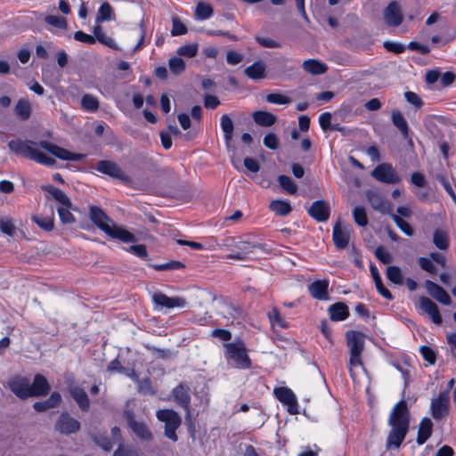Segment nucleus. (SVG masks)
Masks as SVG:
<instances>
[{"label": "nucleus", "mask_w": 456, "mask_h": 456, "mask_svg": "<svg viewBox=\"0 0 456 456\" xmlns=\"http://www.w3.org/2000/svg\"><path fill=\"white\" fill-rule=\"evenodd\" d=\"M371 175L376 180L388 184H395L400 181V177L396 174L395 170L387 163L378 165L372 170Z\"/></svg>", "instance_id": "9d476101"}, {"label": "nucleus", "mask_w": 456, "mask_h": 456, "mask_svg": "<svg viewBox=\"0 0 456 456\" xmlns=\"http://www.w3.org/2000/svg\"><path fill=\"white\" fill-rule=\"evenodd\" d=\"M184 265L178 261H171L161 265H154L153 268L157 271H165V270H177L183 268Z\"/></svg>", "instance_id": "bf43d9fd"}, {"label": "nucleus", "mask_w": 456, "mask_h": 456, "mask_svg": "<svg viewBox=\"0 0 456 456\" xmlns=\"http://www.w3.org/2000/svg\"><path fill=\"white\" fill-rule=\"evenodd\" d=\"M172 394L175 401L186 411V419H189L191 418L189 388L181 384L173 389Z\"/></svg>", "instance_id": "412c9836"}, {"label": "nucleus", "mask_w": 456, "mask_h": 456, "mask_svg": "<svg viewBox=\"0 0 456 456\" xmlns=\"http://www.w3.org/2000/svg\"><path fill=\"white\" fill-rule=\"evenodd\" d=\"M95 169L102 174L118 180L124 184L129 185L132 183L131 178L126 174V172L113 161L100 160L96 163Z\"/></svg>", "instance_id": "0eeeda50"}, {"label": "nucleus", "mask_w": 456, "mask_h": 456, "mask_svg": "<svg viewBox=\"0 0 456 456\" xmlns=\"http://www.w3.org/2000/svg\"><path fill=\"white\" fill-rule=\"evenodd\" d=\"M45 21L47 24L59 28H64L67 26L66 20L60 16L48 15L45 18Z\"/></svg>", "instance_id": "6e6d98bb"}, {"label": "nucleus", "mask_w": 456, "mask_h": 456, "mask_svg": "<svg viewBox=\"0 0 456 456\" xmlns=\"http://www.w3.org/2000/svg\"><path fill=\"white\" fill-rule=\"evenodd\" d=\"M61 206L57 207L59 216L63 224H72L75 222V218L69 211L70 201H60Z\"/></svg>", "instance_id": "c9c22d12"}, {"label": "nucleus", "mask_w": 456, "mask_h": 456, "mask_svg": "<svg viewBox=\"0 0 456 456\" xmlns=\"http://www.w3.org/2000/svg\"><path fill=\"white\" fill-rule=\"evenodd\" d=\"M433 423L430 419L424 418L421 419L419 425L418 436L416 442L421 445L431 436L432 435Z\"/></svg>", "instance_id": "cd10ccee"}, {"label": "nucleus", "mask_w": 456, "mask_h": 456, "mask_svg": "<svg viewBox=\"0 0 456 456\" xmlns=\"http://www.w3.org/2000/svg\"><path fill=\"white\" fill-rule=\"evenodd\" d=\"M411 423V412L407 402L400 400L392 408L387 424L391 428L386 441V449L397 450L405 439Z\"/></svg>", "instance_id": "f03ea898"}, {"label": "nucleus", "mask_w": 456, "mask_h": 456, "mask_svg": "<svg viewBox=\"0 0 456 456\" xmlns=\"http://www.w3.org/2000/svg\"><path fill=\"white\" fill-rule=\"evenodd\" d=\"M139 450L134 445L119 444L113 456H139Z\"/></svg>", "instance_id": "37998d69"}, {"label": "nucleus", "mask_w": 456, "mask_h": 456, "mask_svg": "<svg viewBox=\"0 0 456 456\" xmlns=\"http://www.w3.org/2000/svg\"><path fill=\"white\" fill-rule=\"evenodd\" d=\"M269 208L277 216H281L289 215L292 210L288 201H271Z\"/></svg>", "instance_id": "4c0bfd02"}, {"label": "nucleus", "mask_w": 456, "mask_h": 456, "mask_svg": "<svg viewBox=\"0 0 456 456\" xmlns=\"http://www.w3.org/2000/svg\"><path fill=\"white\" fill-rule=\"evenodd\" d=\"M221 128L224 132L226 144L229 145L232 138L234 126L231 118L226 114L221 117Z\"/></svg>", "instance_id": "f704fd0d"}, {"label": "nucleus", "mask_w": 456, "mask_h": 456, "mask_svg": "<svg viewBox=\"0 0 456 456\" xmlns=\"http://www.w3.org/2000/svg\"><path fill=\"white\" fill-rule=\"evenodd\" d=\"M376 257L384 264H388L392 261V256L383 247H378L375 250Z\"/></svg>", "instance_id": "e2e57ef3"}, {"label": "nucleus", "mask_w": 456, "mask_h": 456, "mask_svg": "<svg viewBox=\"0 0 456 456\" xmlns=\"http://www.w3.org/2000/svg\"><path fill=\"white\" fill-rule=\"evenodd\" d=\"M153 303L159 308L173 309L175 307L183 308L186 305V300L183 297H170L164 293L156 292L152 295Z\"/></svg>", "instance_id": "ddd939ff"}, {"label": "nucleus", "mask_w": 456, "mask_h": 456, "mask_svg": "<svg viewBox=\"0 0 456 456\" xmlns=\"http://www.w3.org/2000/svg\"><path fill=\"white\" fill-rule=\"evenodd\" d=\"M169 69L173 74H181L185 69V62L178 57L171 58L169 60Z\"/></svg>", "instance_id": "3c124183"}, {"label": "nucleus", "mask_w": 456, "mask_h": 456, "mask_svg": "<svg viewBox=\"0 0 456 456\" xmlns=\"http://www.w3.org/2000/svg\"><path fill=\"white\" fill-rule=\"evenodd\" d=\"M306 210L317 222H326L330 218V207L327 201H313Z\"/></svg>", "instance_id": "dca6fc26"}, {"label": "nucleus", "mask_w": 456, "mask_h": 456, "mask_svg": "<svg viewBox=\"0 0 456 456\" xmlns=\"http://www.w3.org/2000/svg\"><path fill=\"white\" fill-rule=\"evenodd\" d=\"M81 106L86 111L94 112L99 109L100 102L95 96L86 94L81 98Z\"/></svg>", "instance_id": "e433bc0d"}, {"label": "nucleus", "mask_w": 456, "mask_h": 456, "mask_svg": "<svg viewBox=\"0 0 456 456\" xmlns=\"http://www.w3.org/2000/svg\"><path fill=\"white\" fill-rule=\"evenodd\" d=\"M61 401V396L60 393L53 392L50 397L42 402H36L33 405V408L37 412H44L47 410L57 407Z\"/></svg>", "instance_id": "a878e982"}, {"label": "nucleus", "mask_w": 456, "mask_h": 456, "mask_svg": "<svg viewBox=\"0 0 456 456\" xmlns=\"http://www.w3.org/2000/svg\"><path fill=\"white\" fill-rule=\"evenodd\" d=\"M268 318L273 326L283 329L288 328L286 320L283 316L281 315L276 308H273L271 312L268 313Z\"/></svg>", "instance_id": "a18cd8bd"}, {"label": "nucleus", "mask_w": 456, "mask_h": 456, "mask_svg": "<svg viewBox=\"0 0 456 456\" xmlns=\"http://www.w3.org/2000/svg\"><path fill=\"white\" fill-rule=\"evenodd\" d=\"M266 66L262 61L254 62L244 70L245 75L251 79H260L265 76Z\"/></svg>", "instance_id": "7c9ffc66"}, {"label": "nucleus", "mask_w": 456, "mask_h": 456, "mask_svg": "<svg viewBox=\"0 0 456 456\" xmlns=\"http://www.w3.org/2000/svg\"><path fill=\"white\" fill-rule=\"evenodd\" d=\"M387 279L397 285H402L403 283V277L402 274V271L398 266L390 265L387 268Z\"/></svg>", "instance_id": "ea45409f"}, {"label": "nucleus", "mask_w": 456, "mask_h": 456, "mask_svg": "<svg viewBox=\"0 0 456 456\" xmlns=\"http://www.w3.org/2000/svg\"><path fill=\"white\" fill-rule=\"evenodd\" d=\"M138 391L144 395H154L155 390L149 379H143L138 382Z\"/></svg>", "instance_id": "680f3d73"}, {"label": "nucleus", "mask_w": 456, "mask_h": 456, "mask_svg": "<svg viewBox=\"0 0 456 456\" xmlns=\"http://www.w3.org/2000/svg\"><path fill=\"white\" fill-rule=\"evenodd\" d=\"M243 60V55L235 51H228L226 55V61L230 65H237Z\"/></svg>", "instance_id": "774afa93"}, {"label": "nucleus", "mask_w": 456, "mask_h": 456, "mask_svg": "<svg viewBox=\"0 0 456 456\" xmlns=\"http://www.w3.org/2000/svg\"><path fill=\"white\" fill-rule=\"evenodd\" d=\"M69 391L79 408L84 411H87L89 410L90 402L85 389L78 386H70Z\"/></svg>", "instance_id": "b1692460"}, {"label": "nucleus", "mask_w": 456, "mask_h": 456, "mask_svg": "<svg viewBox=\"0 0 456 456\" xmlns=\"http://www.w3.org/2000/svg\"><path fill=\"white\" fill-rule=\"evenodd\" d=\"M187 33V27L180 20L177 16L172 18L171 35L173 37L182 36Z\"/></svg>", "instance_id": "49530a36"}, {"label": "nucleus", "mask_w": 456, "mask_h": 456, "mask_svg": "<svg viewBox=\"0 0 456 456\" xmlns=\"http://www.w3.org/2000/svg\"><path fill=\"white\" fill-rule=\"evenodd\" d=\"M303 69L312 75H321L327 71L328 67L325 63L315 59H309L303 62Z\"/></svg>", "instance_id": "c756f323"}, {"label": "nucleus", "mask_w": 456, "mask_h": 456, "mask_svg": "<svg viewBox=\"0 0 456 456\" xmlns=\"http://www.w3.org/2000/svg\"><path fill=\"white\" fill-rule=\"evenodd\" d=\"M90 218L92 222L103 232L112 239L129 243L136 240L135 236L126 229L117 225L101 208H90Z\"/></svg>", "instance_id": "7ed1b4c3"}, {"label": "nucleus", "mask_w": 456, "mask_h": 456, "mask_svg": "<svg viewBox=\"0 0 456 456\" xmlns=\"http://www.w3.org/2000/svg\"><path fill=\"white\" fill-rule=\"evenodd\" d=\"M329 281L328 280H318L312 282L308 286V291L310 295L318 300H328L329 299Z\"/></svg>", "instance_id": "4be33fe9"}, {"label": "nucleus", "mask_w": 456, "mask_h": 456, "mask_svg": "<svg viewBox=\"0 0 456 456\" xmlns=\"http://www.w3.org/2000/svg\"><path fill=\"white\" fill-rule=\"evenodd\" d=\"M279 183L281 186L286 190L289 193L293 194L297 191V186L293 183L292 179L286 175H281L279 177Z\"/></svg>", "instance_id": "5fc2aeb1"}, {"label": "nucleus", "mask_w": 456, "mask_h": 456, "mask_svg": "<svg viewBox=\"0 0 456 456\" xmlns=\"http://www.w3.org/2000/svg\"><path fill=\"white\" fill-rule=\"evenodd\" d=\"M353 229L348 224H342L340 220H338L332 231V240L335 247L338 249H344L349 246L352 237Z\"/></svg>", "instance_id": "6e6552de"}, {"label": "nucleus", "mask_w": 456, "mask_h": 456, "mask_svg": "<svg viewBox=\"0 0 456 456\" xmlns=\"http://www.w3.org/2000/svg\"><path fill=\"white\" fill-rule=\"evenodd\" d=\"M126 414L129 427L140 439L149 441L152 438V435L144 422L135 420L130 412Z\"/></svg>", "instance_id": "aec40b11"}, {"label": "nucleus", "mask_w": 456, "mask_h": 456, "mask_svg": "<svg viewBox=\"0 0 456 456\" xmlns=\"http://www.w3.org/2000/svg\"><path fill=\"white\" fill-rule=\"evenodd\" d=\"M257 246L251 244L248 241H240L235 244V248L239 249L237 253H232L227 256V258L233 260L243 261L248 258V254L253 252V249Z\"/></svg>", "instance_id": "bb28decb"}, {"label": "nucleus", "mask_w": 456, "mask_h": 456, "mask_svg": "<svg viewBox=\"0 0 456 456\" xmlns=\"http://www.w3.org/2000/svg\"><path fill=\"white\" fill-rule=\"evenodd\" d=\"M214 10L209 4L199 2L195 8L194 17L198 20H205L213 15Z\"/></svg>", "instance_id": "473e14b6"}, {"label": "nucleus", "mask_w": 456, "mask_h": 456, "mask_svg": "<svg viewBox=\"0 0 456 456\" xmlns=\"http://www.w3.org/2000/svg\"><path fill=\"white\" fill-rule=\"evenodd\" d=\"M353 217L359 226H365L368 224L367 215L363 208H354L353 210Z\"/></svg>", "instance_id": "09e8293b"}, {"label": "nucleus", "mask_w": 456, "mask_h": 456, "mask_svg": "<svg viewBox=\"0 0 456 456\" xmlns=\"http://www.w3.org/2000/svg\"><path fill=\"white\" fill-rule=\"evenodd\" d=\"M0 230L3 233L10 237H13L16 233V226L12 219L8 216L0 218Z\"/></svg>", "instance_id": "a19ab883"}, {"label": "nucleus", "mask_w": 456, "mask_h": 456, "mask_svg": "<svg viewBox=\"0 0 456 456\" xmlns=\"http://www.w3.org/2000/svg\"><path fill=\"white\" fill-rule=\"evenodd\" d=\"M45 216L34 215L32 220L42 229L51 231L53 228V207L52 205L45 204Z\"/></svg>", "instance_id": "6ab92c4d"}, {"label": "nucleus", "mask_w": 456, "mask_h": 456, "mask_svg": "<svg viewBox=\"0 0 456 456\" xmlns=\"http://www.w3.org/2000/svg\"><path fill=\"white\" fill-rule=\"evenodd\" d=\"M403 19L401 8L396 2L390 3L384 11V20L388 26H399Z\"/></svg>", "instance_id": "a211bd4d"}, {"label": "nucleus", "mask_w": 456, "mask_h": 456, "mask_svg": "<svg viewBox=\"0 0 456 456\" xmlns=\"http://www.w3.org/2000/svg\"><path fill=\"white\" fill-rule=\"evenodd\" d=\"M391 121L393 125L400 131L403 139L409 138L410 128L408 123L399 110H393L391 112Z\"/></svg>", "instance_id": "393cba45"}, {"label": "nucleus", "mask_w": 456, "mask_h": 456, "mask_svg": "<svg viewBox=\"0 0 456 456\" xmlns=\"http://www.w3.org/2000/svg\"><path fill=\"white\" fill-rule=\"evenodd\" d=\"M43 190L46 191L45 197L47 199L51 198V199L56 200H68L67 197L65 196V194L61 190H59L52 185L44 186Z\"/></svg>", "instance_id": "8fccbe9b"}, {"label": "nucleus", "mask_w": 456, "mask_h": 456, "mask_svg": "<svg viewBox=\"0 0 456 456\" xmlns=\"http://www.w3.org/2000/svg\"><path fill=\"white\" fill-rule=\"evenodd\" d=\"M15 114L22 120H27L31 115V104L26 99H20L15 106Z\"/></svg>", "instance_id": "72a5a7b5"}, {"label": "nucleus", "mask_w": 456, "mask_h": 456, "mask_svg": "<svg viewBox=\"0 0 456 456\" xmlns=\"http://www.w3.org/2000/svg\"><path fill=\"white\" fill-rule=\"evenodd\" d=\"M417 307L421 312L427 314L434 323L437 325L442 323L443 320L438 306L428 297H420Z\"/></svg>", "instance_id": "4468645a"}, {"label": "nucleus", "mask_w": 456, "mask_h": 456, "mask_svg": "<svg viewBox=\"0 0 456 456\" xmlns=\"http://www.w3.org/2000/svg\"><path fill=\"white\" fill-rule=\"evenodd\" d=\"M425 287L428 293L439 303L444 305H450L452 304L449 294L438 284L428 280L425 281Z\"/></svg>", "instance_id": "f3484780"}, {"label": "nucleus", "mask_w": 456, "mask_h": 456, "mask_svg": "<svg viewBox=\"0 0 456 456\" xmlns=\"http://www.w3.org/2000/svg\"><path fill=\"white\" fill-rule=\"evenodd\" d=\"M51 387L47 379L41 374L35 376L34 381L30 384V397H37L46 395Z\"/></svg>", "instance_id": "5701e85b"}, {"label": "nucleus", "mask_w": 456, "mask_h": 456, "mask_svg": "<svg viewBox=\"0 0 456 456\" xmlns=\"http://www.w3.org/2000/svg\"><path fill=\"white\" fill-rule=\"evenodd\" d=\"M254 121L261 126H273L277 118L273 114L268 111L257 110L252 114Z\"/></svg>", "instance_id": "2f4dec72"}, {"label": "nucleus", "mask_w": 456, "mask_h": 456, "mask_svg": "<svg viewBox=\"0 0 456 456\" xmlns=\"http://www.w3.org/2000/svg\"><path fill=\"white\" fill-rule=\"evenodd\" d=\"M420 353L423 358L429 363L434 364L436 362V353L428 346H423L420 347Z\"/></svg>", "instance_id": "0e129e2a"}, {"label": "nucleus", "mask_w": 456, "mask_h": 456, "mask_svg": "<svg viewBox=\"0 0 456 456\" xmlns=\"http://www.w3.org/2000/svg\"><path fill=\"white\" fill-rule=\"evenodd\" d=\"M9 388L20 399L30 397V381L24 377H14L8 382Z\"/></svg>", "instance_id": "2eb2a0df"}, {"label": "nucleus", "mask_w": 456, "mask_h": 456, "mask_svg": "<svg viewBox=\"0 0 456 456\" xmlns=\"http://www.w3.org/2000/svg\"><path fill=\"white\" fill-rule=\"evenodd\" d=\"M94 37L95 41L98 40L100 43L106 45L110 47L114 48V41L111 37H107L102 30V28L99 25V23L94 28Z\"/></svg>", "instance_id": "79ce46f5"}, {"label": "nucleus", "mask_w": 456, "mask_h": 456, "mask_svg": "<svg viewBox=\"0 0 456 456\" xmlns=\"http://www.w3.org/2000/svg\"><path fill=\"white\" fill-rule=\"evenodd\" d=\"M264 144L271 150H276L279 145V140L274 134L269 133L264 137Z\"/></svg>", "instance_id": "69168bd1"}, {"label": "nucleus", "mask_w": 456, "mask_h": 456, "mask_svg": "<svg viewBox=\"0 0 456 456\" xmlns=\"http://www.w3.org/2000/svg\"><path fill=\"white\" fill-rule=\"evenodd\" d=\"M8 147L16 154L22 155L37 163L49 167L53 166L56 161L52 157L42 152L41 150H45L62 160L80 161L85 158L84 154L70 152L48 141L37 142L31 140L21 141L17 139L10 141Z\"/></svg>", "instance_id": "f257e3e1"}, {"label": "nucleus", "mask_w": 456, "mask_h": 456, "mask_svg": "<svg viewBox=\"0 0 456 456\" xmlns=\"http://www.w3.org/2000/svg\"><path fill=\"white\" fill-rule=\"evenodd\" d=\"M330 317L332 321L341 322L349 315V310L344 303H335L329 307Z\"/></svg>", "instance_id": "c85d7f7f"}, {"label": "nucleus", "mask_w": 456, "mask_h": 456, "mask_svg": "<svg viewBox=\"0 0 456 456\" xmlns=\"http://www.w3.org/2000/svg\"><path fill=\"white\" fill-rule=\"evenodd\" d=\"M392 219L396 224V225L400 228V230L404 232L407 236H412L413 229L411 226L404 221L401 216L397 215H392Z\"/></svg>", "instance_id": "864d4df0"}, {"label": "nucleus", "mask_w": 456, "mask_h": 456, "mask_svg": "<svg viewBox=\"0 0 456 456\" xmlns=\"http://www.w3.org/2000/svg\"><path fill=\"white\" fill-rule=\"evenodd\" d=\"M54 428L57 432L69 436L76 434L80 429V422L72 418L68 412H62L58 417Z\"/></svg>", "instance_id": "1a4fd4ad"}, {"label": "nucleus", "mask_w": 456, "mask_h": 456, "mask_svg": "<svg viewBox=\"0 0 456 456\" xmlns=\"http://www.w3.org/2000/svg\"><path fill=\"white\" fill-rule=\"evenodd\" d=\"M276 398L284 405L288 407V411L292 414L298 413L297 400L293 391L285 387H277L274 389Z\"/></svg>", "instance_id": "9b49d317"}, {"label": "nucleus", "mask_w": 456, "mask_h": 456, "mask_svg": "<svg viewBox=\"0 0 456 456\" xmlns=\"http://www.w3.org/2000/svg\"><path fill=\"white\" fill-rule=\"evenodd\" d=\"M225 359L231 366L247 370L251 367V360L247 353V348L241 340L224 345Z\"/></svg>", "instance_id": "20e7f679"}, {"label": "nucleus", "mask_w": 456, "mask_h": 456, "mask_svg": "<svg viewBox=\"0 0 456 456\" xmlns=\"http://www.w3.org/2000/svg\"><path fill=\"white\" fill-rule=\"evenodd\" d=\"M404 98L405 100L411 105H413L415 108H421L424 104L421 98L414 92L407 91L404 93Z\"/></svg>", "instance_id": "13d9d810"}, {"label": "nucleus", "mask_w": 456, "mask_h": 456, "mask_svg": "<svg viewBox=\"0 0 456 456\" xmlns=\"http://www.w3.org/2000/svg\"><path fill=\"white\" fill-rule=\"evenodd\" d=\"M331 114L324 112L319 117V123L323 131L330 130L331 128Z\"/></svg>", "instance_id": "338daca9"}, {"label": "nucleus", "mask_w": 456, "mask_h": 456, "mask_svg": "<svg viewBox=\"0 0 456 456\" xmlns=\"http://www.w3.org/2000/svg\"><path fill=\"white\" fill-rule=\"evenodd\" d=\"M433 242L439 249H446L449 245L446 232L441 230L435 231L433 235Z\"/></svg>", "instance_id": "c03bdc74"}, {"label": "nucleus", "mask_w": 456, "mask_h": 456, "mask_svg": "<svg viewBox=\"0 0 456 456\" xmlns=\"http://www.w3.org/2000/svg\"><path fill=\"white\" fill-rule=\"evenodd\" d=\"M198 53V45L197 44H190L182 45L177 49V54L180 56H184L188 58L194 57Z\"/></svg>", "instance_id": "de8ad7c7"}, {"label": "nucleus", "mask_w": 456, "mask_h": 456, "mask_svg": "<svg viewBox=\"0 0 456 456\" xmlns=\"http://www.w3.org/2000/svg\"><path fill=\"white\" fill-rule=\"evenodd\" d=\"M418 263H419V265L420 266V268L428 273H436V266L434 265L431 258H428V257H419L418 259Z\"/></svg>", "instance_id": "052dcab7"}, {"label": "nucleus", "mask_w": 456, "mask_h": 456, "mask_svg": "<svg viewBox=\"0 0 456 456\" xmlns=\"http://www.w3.org/2000/svg\"><path fill=\"white\" fill-rule=\"evenodd\" d=\"M157 418L165 423V436L170 440L177 441L176 430L180 427L182 419L179 414L173 410H159Z\"/></svg>", "instance_id": "423d86ee"}, {"label": "nucleus", "mask_w": 456, "mask_h": 456, "mask_svg": "<svg viewBox=\"0 0 456 456\" xmlns=\"http://www.w3.org/2000/svg\"><path fill=\"white\" fill-rule=\"evenodd\" d=\"M431 413L436 420H440L447 416L449 412V395L447 392L440 393L431 401Z\"/></svg>", "instance_id": "f8f14e48"}, {"label": "nucleus", "mask_w": 456, "mask_h": 456, "mask_svg": "<svg viewBox=\"0 0 456 456\" xmlns=\"http://www.w3.org/2000/svg\"><path fill=\"white\" fill-rule=\"evenodd\" d=\"M113 10L110 4L107 2L103 3L97 12L95 21L96 23H101L105 20H110L112 18Z\"/></svg>", "instance_id": "58836bf2"}, {"label": "nucleus", "mask_w": 456, "mask_h": 456, "mask_svg": "<svg viewBox=\"0 0 456 456\" xmlns=\"http://www.w3.org/2000/svg\"><path fill=\"white\" fill-rule=\"evenodd\" d=\"M371 207L381 214H387L391 216L394 215L392 212L393 207L391 206L390 201H371Z\"/></svg>", "instance_id": "603ef678"}, {"label": "nucleus", "mask_w": 456, "mask_h": 456, "mask_svg": "<svg viewBox=\"0 0 456 456\" xmlns=\"http://www.w3.org/2000/svg\"><path fill=\"white\" fill-rule=\"evenodd\" d=\"M266 101L273 104H289L291 102L290 98L281 94H270L266 96Z\"/></svg>", "instance_id": "4d7b16f0"}, {"label": "nucleus", "mask_w": 456, "mask_h": 456, "mask_svg": "<svg viewBox=\"0 0 456 456\" xmlns=\"http://www.w3.org/2000/svg\"><path fill=\"white\" fill-rule=\"evenodd\" d=\"M346 338L350 353L349 371L353 377V369L362 366L361 355L364 349L365 337L359 331L351 330L346 332Z\"/></svg>", "instance_id": "39448f33"}]
</instances>
